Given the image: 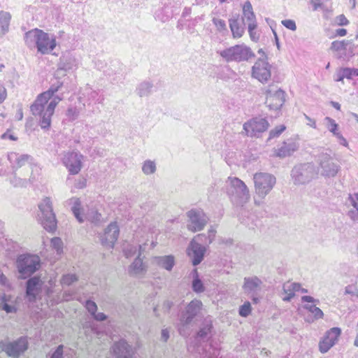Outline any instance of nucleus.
Instances as JSON below:
<instances>
[{"label":"nucleus","instance_id":"45","mask_svg":"<svg viewBox=\"0 0 358 358\" xmlns=\"http://www.w3.org/2000/svg\"><path fill=\"white\" fill-rule=\"evenodd\" d=\"M192 240H196L201 245L206 246L208 250L209 245L213 243L212 240L206 234H199L194 237Z\"/></svg>","mask_w":358,"mask_h":358},{"label":"nucleus","instance_id":"44","mask_svg":"<svg viewBox=\"0 0 358 358\" xmlns=\"http://www.w3.org/2000/svg\"><path fill=\"white\" fill-rule=\"evenodd\" d=\"M212 22L215 26L218 32L224 34L225 32L228 31L226 22L224 20L217 17H213Z\"/></svg>","mask_w":358,"mask_h":358},{"label":"nucleus","instance_id":"10","mask_svg":"<svg viewBox=\"0 0 358 358\" xmlns=\"http://www.w3.org/2000/svg\"><path fill=\"white\" fill-rule=\"evenodd\" d=\"M63 83L60 80H57L55 83L50 85V88L40 94H38L30 106V111L31 114L36 117L37 114L42 111L43 104H47L48 101L62 87Z\"/></svg>","mask_w":358,"mask_h":358},{"label":"nucleus","instance_id":"7","mask_svg":"<svg viewBox=\"0 0 358 358\" xmlns=\"http://www.w3.org/2000/svg\"><path fill=\"white\" fill-rule=\"evenodd\" d=\"M50 99L51 101L47 106L46 104H43L42 111L39 112L36 117H38V125L45 131H48L51 127L52 116L55 113L57 105L62 100V95L54 94Z\"/></svg>","mask_w":358,"mask_h":358},{"label":"nucleus","instance_id":"38","mask_svg":"<svg viewBox=\"0 0 358 358\" xmlns=\"http://www.w3.org/2000/svg\"><path fill=\"white\" fill-rule=\"evenodd\" d=\"M6 294H3L0 298V308L7 313H16L17 310V308L13 303H6Z\"/></svg>","mask_w":358,"mask_h":358},{"label":"nucleus","instance_id":"14","mask_svg":"<svg viewBox=\"0 0 358 358\" xmlns=\"http://www.w3.org/2000/svg\"><path fill=\"white\" fill-rule=\"evenodd\" d=\"M187 216L189 218L187 229L192 232L203 230L208 221V217L201 209H192L187 213Z\"/></svg>","mask_w":358,"mask_h":358},{"label":"nucleus","instance_id":"11","mask_svg":"<svg viewBox=\"0 0 358 358\" xmlns=\"http://www.w3.org/2000/svg\"><path fill=\"white\" fill-rule=\"evenodd\" d=\"M316 162L321 169V175L325 178H334L339 171L340 166L333 162L331 156L327 152L318 154Z\"/></svg>","mask_w":358,"mask_h":358},{"label":"nucleus","instance_id":"4","mask_svg":"<svg viewBox=\"0 0 358 358\" xmlns=\"http://www.w3.org/2000/svg\"><path fill=\"white\" fill-rule=\"evenodd\" d=\"M227 194L236 206H243L249 199V190L245 184L238 178H229Z\"/></svg>","mask_w":358,"mask_h":358},{"label":"nucleus","instance_id":"23","mask_svg":"<svg viewBox=\"0 0 358 358\" xmlns=\"http://www.w3.org/2000/svg\"><path fill=\"white\" fill-rule=\"evenodd\" d=\"M78 65L77 59L71 52H65L62 55L57 64V69L56 71L57 76H64L66 73Z\"/></svg>","mask_w":358,"mask_h":358},{"label":"nucleus","instance_id":"8","mask_svg":"<svg viewBox=\"0 0 358 358\" xmlns=\"http://www.w3.org/2000/svg\"><path fill=\"white\" fill-rule=\"evenodd\" d=\"M256 194L264 198L273 189L275 182V177L268 173H257L253 177Z\"/></svg>","mask_w":358,"mask_h":358},{"label":"nucleus","instance_id":"3","mask_svg":"<svg viewBox=\"0 0 358 358\" xmlns=\"http://www.w3.org/2000/svg\"><path fill=\"white\" fill-rule=\"evenodd\" d=\"M318 175V168L313 162L296 164L291 170L290 176L295 185H306Z\"/></svg>","mask_w":358,"mask_h":358},{"label":"nucleus","instance_id":"25","mask_svg":"<svg viewBox=\"0 0 358 358\" xmlns=\"http://www.w3.org/2000/svg\"><path fill=\"white\" fill-rule=\"evenodd\" d=\"M8 159L11 164V170L17 171L26 164H29L31 166L33 157L27 154L20 155L13 152L8 154Z\"/></svg>","mask_w":358,"mask_h":358},{"label":"nucleus","instance_id":"60","mask_svg":"<svg viewBox=\"0 0 358 358\" xmlns=\"http://www.w3.org/2000/svg\"><path fill=\"white\" fill-rule=\"evenodd\" d=\"M302 302H308V303H319L318 299H315L311 296L305 295L301 296Z\"/></svg>","mask_w":358,"mask_h":358},{"label":"nucleus","instance_id":"36","mask_svg":"<svg viewBox=\"0 0 358 358\" xmlns=\"http://www.w3.org/2000/svg\"><path fill=\"white\" fill-rule=\"evenodd\" d=\"M17 171H11L12 176L10 178V183L15 187H25L28 183H32L33 180L29 178L27 180L25 178H21L17 176Z\"/></svg>","mask_w":358,"mask_h":358},{"label":"nucleus","instance_id":"16","mask_svg":"<svg viewBox=\"0 0 358 358\" xmlns=\"http://www.w3.org/2000/svg\"><path fill=\"white\" fill-rule=\"evenodd\" d=\"M271 65L263 59H258L252 67V76L262 84L266 83L271 76Z\"/></svg>","mask_w":358,"mask_h":358},{"label":"nucleus","instance_id":"32","mask_svg":"<svg viewBox=\"0 0 358 358\" xmlns=\"http://www.w3.org/2000/svg\"><path fill=\"white\" fill-rule=\"evenodd\" d=\"M153 262L158 266L171 271L175 266V257L172 255L164 256H156L153 259Z\"/></svg>","mask_w":358,"mask_h":358},{"label":"nucleus","instance_id":"58","mask_svg":"<svg viewBox=\"0 0 358 358\" xmlns=\"http://www.w3.org/2000/svg\"><path fill=\"white\" fill-rule=\"evenodd\" d=\"M1 138L2 139H10L11 141H17V138L15 137L11 132L10 130H7L5 133H3L1 136Z\"/></svg>","mask_w":358,"mask_h":358},{"label":"nucleus","instance_id":"54","mask_svg":"<svg viewBox=\"0 0 358 358\" xmlns=\"http://www.w3.org/2000/svg\"><path fill=\"white\" fill-rule=\"evenodd\" d=\"M51 243L52 244L54 248H55L57 251V252H59V250H62V241L60 238L59 237H55L52 238Z\"/></svg>","mask_w":358,"mask_h":358},{"label":"nucleus","instance_id":"18","mask_svg":"<svg viewBox=\"0 0 358 358\" xmlns=\"http://www.w3.org/2000/svg\"><path fill=\"white\" fill-rule=\"evenodd\" d=\"M206 251V246L201 245L196 240H191L187 248V255L192 264L196 266L204 259Z\"/></svg>","mask_w":358,"mask_h":358},{"label":"nucleus","instance_id":"63","mask_svg":"<svg viewBox=\"0 0 358 358\" xmlns=\"http://www.w3.org/2000/svg\"><path fill=\"white\" fill-rule=\"evenodd\" d=\"M344 78H345V76H344L343 72L342 71V69L340 68L336 72V78H335V80L336 82H341V81H343Z\"/></svg>","mask_w":358,"mask_h":358},{"label":"nucleus","instance_id":"29","mask_svg":"<svg viewBox=\"0 0 358 358\" xmlns=\"http://www.w3.org/2000/svg\"><path fill=\"white\" fill-rule=\"evenodd\" d=\"M213 329V321L210 317H206L200 324L196 338L199 340H204L211 336Z\"/></svg>","mask_w":358,"mask_h":358},{"label":"nucleus","instance_id":"22","mask_svg":"<svg viewBox=\"0 0 358 358\" xmlns=\"http://www.w3.org/2000/svg\"><path fill=\"white\" fill-rule=\"evenodd\" d=\"M56 46V37L54 35L50 36L49 34L41 30L36 46L37 51L42 55H47L50 53Z\"/></svg>","mask_w":358,"mask_h":358},{"label":"nucleus","instance_id":"42","mask_svg":"<svg viewBox=\"0 0 358 358\" xmlns=\"http://www.w3.org/2000/svg\"><path fill=\"white\" fill-rule=\"evenodd\" d=\"M156 169L157 168L155 162L148 159L143 162L142 166V171L143 172L144 174H152L156 171Z\"/></svg>","mask_w":358,"mask_h":358},{"label":"nucleus","instance_id":"46","mask_svg":"<svg viewBox=\"0 0 358 358\" xmlns=\"http://www.w3.org/2000/svg\"><path fill=\"white\" fill-rule=\"evenodd\" d=\"M286 129V127L284 124L276 126L274 129L269 131V136L267 141L272 138H278L280 134Z\"/></svg>","mask_w":358,"mask_h":358},{"label":"nucleus","instance_id":"35","mask_svg":"<svg viewBox=\"0 0 358 358\" xmlns=\"http://www.w3.org/2000/svg\"><path fill=\"white\" fill-rule=\"evenodd\" d=\"M229 27L234 38H240L244 33V28L239 24L238 18L229 20Z\"/></svg>","mask_w":358,"mask_h":358},{"label":"nucleus","instance_id":"28","mask_svg":"<svg viewBox=\"0 0 358 358\" xmlns=\"http://www.w3.org/2000/svg\"><path fill=\"white\" fill-rule=\"evenodd\" d=\"M262 284V280L257 276L253 277H245L244 278V284L243 289L245 293L252 295H255L257 291L260 289V286Z\"/></svg>","mask_w":358,"mask_h":358},{"label":"nucleus","instance_id":"40","mask_svg":"<svg viewBox=\"0 0 358 358\" xmlns=\"http://www.w3.org/2000/svg\"><path fill=\"white\" fill-rule=\"evenodd\" d=\"M324 121L326 122V127L327 129L332 133L334 136H337V134H341V132L338 131V124L334 119L329 117H326L324 118Z\"/></svg>","mask_w":358,"mask_h":358},{"label":"nucleus","instance_id":"20","mask_svg":"<svg viewBox=\"0 0 358 358\" xmlns=\"http://www.w3.org/2000/svg\"><path fill=\"white\" fill-rule=\"evenodd\" d=\"M83 158V156L78 152H68L64 155L62 163L71 175H76L82 168Z\"/></svg>","mask_w":358,"mask_h":358},{"label":"nucleus","instance_id":"49","mask_svg":"<svg viewBox=\"0 0 358 358\" xmlns=\"http://www.w3.org/2000/svg\"><path fill=\"white\" fill-rule=\"evenodd\" d=\"M85 308L92 316L97 311V306L96 303L92 299H87L85 303Z\"/></svg>","mask_w":358,"mask_h":358},{"label":"nucleus","instance_id":"30","mask_svg":"<svg viewBox=\"0 0 358 358\" xmlns=\"http://www.w3.org/2000/svg\"><path fill=\"white\" fill-rule=\"evenodd\" d=\"M122 66V64L119 61H113L106 71V75L109 77L115 76L113 81L118 83L123 79Z\"/></svg>","mask_w":358,"mask_h":358},{"label":"nucleus","instance_id":"37","mask_svg":"<svg viewBox=\"0 0 358 358\" xmlns=\"http://www.w3.org/2000/svg\"><path fill=\"white\" fill-rule=\"evenodd\" d=\"M11 15L8 12L0 11V26L2 34H6L9 30Z\"/></svg>","mask_w":358,"mask_h":358},{"label":"nucleus","instance_id":"31","mask_svg":"<svg viewBox=\"0 0 358 358\" xmlns=\"http://www.w3.org/2000/svg\"><path fill=\"white\" fill-rule=\"evenodd\" d=\"M189 276L192 278L191 288L192 291L196 294H201L205 292V285L199 276L197 268H194L189 273Z\"/></svg>","mask_w":358,"mask_h":358},{"label":"nucleus","instance_id":"5","mask_svg":"<svg viewBox=\"0 0 358 358\" xmlns=\"http://www.w3.org/2000/svg\"><path fill=\"white\" fill-rule=\"evenodd\" d=\"M227 62H241L255 57L251 48L245 44L235 45L217 52Z\"/></svg>","mask_w":358,"mask_h":358},{"label":"nucleus","instance_id":"57","mask_svg":"<svg viewBox=\"0 0 358 358\" xmlns=\"http://www.w3.org/2000/svg\"><path fill=\"white\" fill-rule=\"evenodd\" d=\"M94 320L99 322L106 321L108 319V316L103 313H95L94 315H92Z\"/></svg>","mask_w":358,"mask_h":358},{"label":"nucleus","instance_id":"43","mask_svg":"<svg viewBox=\"0 0 358 358\" xmlns=\"http://www.w3.org/2000/svg\"><path fill=\"white\" fill-rule=\"evenodd\" d=\"M78 280V277L76 274L67 273L62 275L60 282L62 285L70 286Z\"/></svg>","mask_w":358,"mask_h":358},{"label":"nucleus","instance_id":"33","mask_svg":"<svg viewBox=\"0 0 358 358\" xmlns=\"http://www.w3.org/2000/svg\"><path fill=\"white\" fill-rule=\"evenodd\" d=\"M41 29L38 28L33 29L24 34V40L26 45L29 49H33L36 48V43L38 41V38L39 37L40 32Z\"/></svg>","mask_w":358,"mask_h":358},{"label":"nucleus","instance_id":"1","mask_svg":"<svg viewBox=\"0 0 358 358\" xmlns=\"http://www.w3.org/2000/svg\"><path fill=\"white\" fill-rule=\"evenodd\" d=\"M203 303L201 300L194 299L188 303L178 313V331L180 336L187 337L189 335V326L201 312Z\"/></svg>","mask_w":358,"mask_h":358},{"label":"nucleus","instance_id":"19","mask_svg":"<svg viewBox=\"0 0 358 358\" xmlns=\"http://www.w3.org/2000/svg\"><path fill=\"white\" fill-rule=\"evenodd\" d=\"M341 332L339 327H332L327 331L319 342L320 352L323 354L327 352L337 343Z\"/></svg>","mask_w":358,"mask_h":358},{"label":"nucleus","instance_id":"62","mask_svg":"<svg viewBox=\"0 0 358 358\" xmlns=\"http://www.w3.org/2000/svg\"><path fill=\"white\" fill-rule=\"evenodd\" d=\"M348 216L354 221H358V210H349Z\"/></svg>","mask_w":358,"mask_h":358},{"label":"nucleus","instance_id":"51","mask_svg":"<svg viewBox=\"0 0 358 358\" xmlns=\"http://www.w3.org/2000/svg\"><path fill=\"white\" fill-rule=\"evenodd\" d=\"M283 290H284V292L287 294V296L283 297V299H282L283 301H290L295 296L294 292L292 291V289L291 288V287L289 285L287 288L285 285H284V286H283Z\"/></svg>","mask_w":358,"mask_h":358},{"label":"nucleus","instance_id":"52","mask_svg":"<svg viewBox=\"0 0 358 358\" xmlns=\"http://www.w3.org/2000/svg\"><path fill=\"white\" fill-rule=\"evenodd\" d=\"M79 112L76 108H69L66 110V115L71 120H74L78 116Z\"/></svg>","mask_w":358,"mask_h":358},{"label":"nucleus","instance_id":"50","mask_svg":"<svg viewBox=\"0 0 358 358\" xmlns=\"http://www.w3.org/2000/svg\"><path fill=\"white\" fill-rule=\"evenodd\" d=\"M64 357V345H59L55 350L50 354V358H63Z\"/></svg>","mask_w":358,"mask_h":358},{"label":"nucleus","instance_id":"26","mask_svg":"<svg viewBox=\"0 0 358 358\" xmlns=\"http://www.w3.org/2000/svg\"><path fill=\"white\" fill-rule=\"evenodd\" d=\"M138 248L139 251L138 256L134 259L128 268V273L131 276L144 275L148 270V266L143 262V259L141 258L143 246L139 245Z\"/></svg>","mask_w":358,"mask_h":358},{"label":"nucleus","instance_id":"2","mask_svg":"<svg viewBox=\"0 0 358 358\" xmlns=\"http://www.w3.org/2000/svg\"><path fill=\"white\" fill-rule=\"evenodd\" d=\"M16 268L19 273V278L27 279L39 271L41 266V260L38 255L30 253H23L17 257Z\"/></svg>","mask_w":358,"mask_h":358},{"label":"nucleus","instance_id":"9","mask_svg":"<svg viewBox=\"0 0 358 358\" xmlns=\"http://www.w3.org/2000/svg\"><path fill=\"white\" fill-rule=\"evenodd\" d=\"M29 347L26 336H21L13 341H0V348L12 358H19Z\"/></svg>","mask_w":358,"mask_h":358},{"label":"nucleus","instance_id":"24","mask_svg":"<svg viewBox=\"0 0 358 358\" xmlns=\"http://www.w3.org/2000/svg\"><path fill=\"white\" fill-rule=\"evenodd\" d=\"M120 234V229L116 222L110 223L105 229L103 235L101 238L103 246L113 249Z\"/></svg>","mask_w":358,"mask_h":358},{"label":"nucleus","instance_id":"59","mask_svg":"<svg viewBox=\"0 0 358 358\" xmlns=\"http://www.w3.org/2000/svg\"><path fill=\"white\" fill-rule=\"evenodd\" d=\"M313 314L314 318L315 320L322 319L324 317V313L318 307H317L316 308H314V312L313 313Z\"/></svg>","mask_w":358,"mask_h":358},{"label":"nucleus","instance_id":"12","mask_svg":"<svg viewBox=\"0 0 358 358\" xmlns=\"http://www.w3.org/2000/svg\"><path fill=\"white\" fill-rule=\"evenodd\" d=\"M268 127L269 123L266 118L255 117L244 123L243 129L248 136L259 138Z\"/></svg>","mask_w":358,"mask_h":358},{"label":"nucleus","instance_id":"55","mask_svg":"<svg viewBox=\"0 0 358 358\" xmlns=\"http://www.w3.org/2000/svg\"><path fill=\"white\" fill-rule=\"evenodd\" d=\"M291 288L292 289V291L295 292H301V293H307L308 289L301 287V285L300 283L297 282H293L289 285Z\"/></svg>","mask_w":358,"mask_h":358},{"label":"nucleus","instance_id":"21","mask_svg":"<svg viewBox=\"0 0 358 358\" xmlns=\"http://www.w3.org/2000/svg\"><path fill=\"white\" fill-rule=\"evenodd\" d=\"M112 350L115 358H137L136 350L123 338L113 343Z\"/></svg>","mask_w":358,"mask_h":358},{"label":"nucleus","instance_id":"39","mask_svg":"<svg viewBox=\"0 0 358 358\" xmlns=\"http://www.w3.org/2000/svg\"><path fill=\"white\" fill-rule=\"evenodd\" d=\"M243 13L247 20H254L256 19L255 15L253 12L252 6L249 1L245 2L243 6Z\"/></svg>","mask_w":358,"mask_h":358},{"label":"nucleus","instance_id":"34","mask_svg":"<svg viewBox=\"0 0 358 358\" xmlns=\"http://www.w3.org/2000/svg\"><path fill=\"white\" fill-rule=\"evenodd\" d=\"M154 85L151 81L145 80L138 84L136 92L140 97L148 96L153 91Z\"/></svg>","mask_w":358,"mask_h":358},{"label":"nucleus","instance_id":"17","mask_svg":"<svg viewBox=\"0 0 358 358\" xmlns=\"http://www.w3.org/2000/svg\"><path fill=\"white\" fill-rule=\"evenodd\" d=\"M265 104L272 110H279L281 109L285 101V93L281 89L273 91L271 86L266 90Z\"/></svg>","mask_w":358,"mask_h":358},{"label":"nucleus","instance_id":"6","mask_svg":"<svg viewBox=\"0 0 358 358\" xmlns=\"http://www.w3.org/2000/svg\"><path fill=\"white\" fill-rule=\"evenodd\" d=\"M41 213L40 222L43 227L48 232H54L57 229V221L53 212L52 201L49 197H45L38 205Z\"/></svg>","mask_w":358,"mask_h":358},{"label":"nucleus","instance_id":"47","mask_svg":"<svg viewBox=\"0 0 358 358\" xmlns=\"http://www.w3.org/2000/svg\"><path fill=\"white\" fill-rule=\"evenodd\" d=\"M252 312V306L249 301H245L239 307L238 314L243 317H247Z\"/></svg>","mask_w":358,"mask_h":358},{"label":"nucleus","instance_id":"41","mask_svg":"<svg viewBox=\"0 0 358 358\" xmlns=\"http://www.w3.org/2000/svg\"><path fill=\"white\" fill-rule=\"evenodd\" d=\"M351 42L350 41H334L331 43V50L334 51H345L347 50V47Z\"/></svg>","mask_w":358,"mask_h":358},{"label":"nucleus","instance_id":"56","mask_svg":"<svg viewBox=\"0 0 358 358\" xmlns=\"http://www.w3.org/2000/svg\"><path fill=\"white\" fill-rule=\"evenodd\" d=\"M336 22L339 26H346L349 24L348 20L344 15H340L336 17Z\"/></svg>","mask_w":358,"mask_h":358},{"label":"nucleus","instance_id":"13","mask_svg":"<svg viewBox=\"0 0 358 358\" xmlns=\"http://www.w3.org/2000/svg\"><path fill=\"white\" fill-rule=\"evenodd\" d=\"M81 202L79 199L75 198L73 205L71 207V211L80 223H83L85 219L94 224H99L101 222V214L94 208L88 209L86 213L83 215L81 214Z\"/></svg>","mask_w":358,"mask_h":358},{"label":"nucleus","instance_id":"48","mask_svg":"<svg viewBox=\"0 0 358 358\" xmlns=\"http://www.w3.org/2000/svg\"><path fill=\"white\" fill-rule=\"evenodd\" d=\"M345 78L348 80L352 79L354 77L358 76V69L350 67H341Z\"/></svg>","mask_w":358,"mask_h":358},{"label":"nucleus","instance_id":"15","mask_svg":"<svg viewBox=\"0 0 358 358\" xmlns=\"http://www.w3.org/2000/svg\"><path fill=\"white\" fill-rule=\"evenodd\" d=\"M43 281L40 276L34 275L27 278L25 282V297L30 303H35L38 299L43 288Z\"/></svg>","mask_w":358,"mask_h":358},{"label":"nucleus","instance_id":"61","mask_svg":"<svg viewBox=\"0 0 358 358\" xmlns=\"http://www.w3.org/2000/svg\"><path fill=\"white\" fill-rule=\"evenodd\" d=\"M248 32H252L257 29V24L256 19L254 20H248Z\"/></svg>","mask_w":358,"mask_h":358},{"label":"nucleus","instance_id":"27","mask_svg":"<svg viewBox=\"0 0 358 358\" xmlns=\"http://www.w3.org/2000/svg\"><path fill=\"white\" fill-rule=\"evenodd\" d=\"M299 148L298 144L292 139L282 143L281 145L275 150V155L280 158L291 156Z\"/></svg>","mask_w":358,"mask_h":358},{"label":"nucleus","instance_id":"53","mask_svg":"<svg viewBox=\"0 0 358 358\" xmlns=\"http://www.w3.org/2000/svg\"><path fill=\"white\" fill-rule=\"evenodd\" d=\"M282 24L289 30L295 31L296 29V23L293 20H284L282 21Z\"/></svg>","mask_w":358,"mask_h":358},{"label":"nucleus","instance_id":"64","mask_svg":"<svg viewBox=\"0 0 358 358\" xmlns=\"http://www.w3.org/2000/svg\"><path fill=\"white\" fill-rule=\"evenodd\" d=\"M339 141V143L345 147H347L348 145V143L347 140L343 137L342 134H337V136H336Z\"/></svg>","mask_w":358,"mask_h":358}]
</instances>
